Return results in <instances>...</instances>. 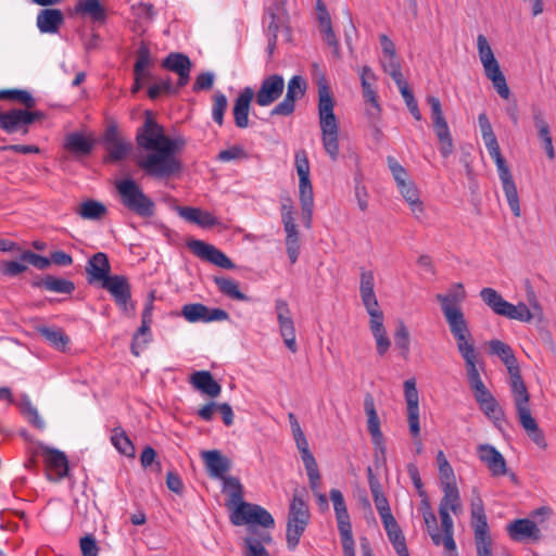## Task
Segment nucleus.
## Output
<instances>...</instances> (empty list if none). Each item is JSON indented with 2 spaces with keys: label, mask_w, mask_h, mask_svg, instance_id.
<instances>
[{
  "label": "nucleus",
  "mask_w": 556,
  "mask_h": 556,
  "mask_svg": "<svg viewBox=\"0 0 556 556\" xmlns=\"http://www.w3.org/2000/svg\"><path fill=\"white\" fill-rule=\"evenodd\" d=\"M0 100H10L25 106V109H11L5 112L0 111V128L9 134L27 135L29 127L36 121L45 118L41 111H33L37 104L33 94L23 89H3L0 90Z\"/></svg>",
  "instance_id": "obj_1"
},
{
  "label": "nucleus",
  "mask_w": 556,
  "mask_h": 556,
  "mask_svg": "<svg viewBox=\"0 0 556 556\" xmlns=\"http://www.w3.org/2000/svg\"><path fill=\"white\" fill-rule=\"evenodd\" d=\"M119 203L129 212L141 218H151L156 211L155 202L147 195L140 185L132 178L116 181Z\"/></svg>",
  "instance_id": "obj_2"
},
{
  "label": "nucleus",
  "mask_w": 556,
  "mask_h": 556,
  "mask_svg": "<svg viewBox=\"0 0 556 556\" xmlns=\"http://www.w3.org/2000/svg\"><path fill=\"white\" fill-rule=\"evenodd\" d=\"M482 139L485 144V148L488 149L490 156L493 159V161L496 164L500 180L502 182L503 191L507 199V203H508L513 214L516 217H519L520 216V204H519L517 187L515 185V181L513 179V176H511L509 167L506 163V160L504 159V156L501 153V149H500V144L497 142L496 136H495V134L484 135V136H482Z\"/></svg>",
  "instance_id": "obj_3"
},
{
  "label": "nucleus",
  "mask_w": 556,
  "mask_h": 556,
  "mask_svg": "<svg viewBox=\"0 0 556 556\" xmlns=\"http://www.w3.org/2000/svg\"><path fill=\"white\" fill-rule=\"evenodd\" d=\"M482 139L485 144V148L488 149L490 156L493 159V161L496 164L500 180L502 182L503 191L507 199V203H508L513 214L516 217H519L520 216V204H519L517 187L515 185V181L513 179V176H511L509 167L506 163V160L504 159V156L501 153V149H500V144L497 142L496 136H495V134L484 135V136H482Z\"/></svg>",
  "instance_id": "obj_4"
},
{
  "label": "nucleus",
  "mask_w": 556,
  "mask_h": 556,
  "mask_svg": "<svg viewBox=\"0 0 556 556\" xmlns=\"http://www.w3.org/2000/svg\"><path fill=\"white\" fill-rule=\"evenodd\" d=\"M470 525L475 534L477 556H492V538L484 510V503L477 488L471 490Z\"/></svg>",
  "instance_id": "obj_5"
},
{
  "label": "nucleus",
  "mask_w": 556,
  "mask_h": 556,
  "mask_svg": "<svg viewBox=\"0 0 556 556\" xmlns=\"http://www.w3.org/2000/svg\"><path fill=\"white\" fill-rule=\"evenodd\" d=\"M174 144L152 150L151 153L138 161V166L147 175L156 178H170L181 170V162L173 155Z\"/></svg>",
  "instance_id": "obj_6"
},
{
  "label": "nucleus",
  "mask_w": 556,
  "mask_h": 556,
  "mask_svg": "<svg viewBox=\"0 0 556 556\" xmlns=\"http://www.w3.org/2000/svg\"><path fill=\"white\" fill-rule=\"evenodd\" d=\"M477 48L479 59L484 70V74L488 79L492 81L494 89L497 91L500 97L508 99L510 96L509 87L506 83V78L501 71L500 64L494 56V53L489 45V41L484 35H478Z\"/></svg>",
  "instance_id": "obj_7"
},
{
  "label": "nucleus",
  "mask_w": 556,
  "mask_h": 556,
  "mask_svg": "<svg viewBox=\"0 0 556 556\" xmlns=\"http://www.w3.org/2000/svg\"><path fill=\"white\" fill-rule=\"evenodd\" d=\"M490 353L496 355L506 366L509 379L513 399L521 396L528 392L520 374V368L515 357L513 349L505 342L494 339L489 342Z\"/></svg>",
  "instance_id": "obj_8"
},
{
  "label": "nucleus",
  "mask_w": 556,
  "mask_h": 556,
  "mask_svg": "<svg viewBox=\"0 0 556 556\" xmlns=\"http://www.w3.org/2000/svg\"><path fill=\"white\" fill-rule=\"evenodd\" d=\"M230 521L235 526H262L266 529L275 527V520L264 507L252 503H239L230 514Z\"/></svg>",
  "instance_id": "obj_9"
},
{
  "label": "nucleus",
  "mask_w": 556,
  "mask_h": 556,
  "mask_svg": "<svg viewBox=\"0 0 556 556\" xmlns=\"http://www.w3.org/2000/svg\"><path fill=\"white\" fill-rule=\"evenodd\" d=\"M136 141L137 144L146 151L157 150L174 144L172 138L164 134V128L154 121L150 112L146 113L143 125L137 129Z\"/></svg>",
  "instance_id": "obj_10"
},
{
  "label": "nucleus",
  "mask_w": 556,
  "mask_h": 556,
  "mask_svg": "<svg viewBox=\"0 0 556 556\" xmlns=\"http://www.w3.org/2000/svg\"><path fill=\"white\" fill-rule=\"evenodd\" d=\"M427 102L430 105L433 129L440 143V153L443 157L446 159L454 152V143L450 127L443 115L442 105L439 98L434 96H428Z\"/></svg>",
  "instance_id": "obj_11"
},
{
  "label": "nucleus",
  "mask_w": 556,
  "mask_h": 556,
  "mask_svg": "<svg viewBox=\"0 0 556 556\" xmlns=\"http://www.w3.org/2000/svg\"><path fill=\"white\" fill-rule=\"evenodd\" d=\"M530 394L526 393L521 396L514 399L517 418L530 438L540 448L546 450L547 442L544 432L540 429L536 420L532 417L530 406Z\"/></svg>",
  "instance_id": "obj_12"
},
{
  "label": "nucleus",
  "mask_w": 556,
  "mask_h": 556,
  "mask_svg": "<svg viewBox=\"0 0 556 556\" xmlns=\"http://www.w3.org/2000/svg\"><path fill=\"white\" fill-rule=\"evenodd\" d=\"M481 300L493 311V313H530V309L541 311L539 302L533 292H529L530 306L519 303L514 305L505 301L502 295L493 288H483L480 291Z\"/></svg>",
  "instance_id": "obj_13"
},
{
  "label": "nucleus",
  "mask_w": 556,
  "mask_h": 556,
  "mask_svg": "<svg viewBox=\"0 0 556 556\" xmlns=\"http://www.w3.org/2000/svg\"><path fill=\"white\" fill-rule=\"evenodd\" d=\"M307 89L306 80L300 76L294 75L290 78L287 85V93L281 102H279L271 111V116H289L295 110V102L302 99Z\"/></svg>",
  "instance_id": "obj_14"
},
{
  "label": "nucleus",
  "mask_w": 556,
  "mask_h": 556,
  "mask_svg": "<svg viewBox=\"0 0 556 556\" xmlns=\"http://www.w3.org/2000/svg\"><path fill=\"white\" fill-rule=\"evenodd\" d=\"M188 249L200 260L214 264L224 269L235 268L232 261L216 247L202 240L191 239L187 241Z\"/></svg>",
  "instance_id": "obj_15"
},
{
  "label": "nucleus",
  "mask_w": 556,
  "mask_h": 556,
  "mask_svg": "<svg viewBox=\"0 0 556 556\" xmlns=\"http://www.w3.org/2000/svg\"><path fill=\"white\" fill-rule=\"evenodd\" d=\"M38 452L43 457L49 480L60 481L67 476L68 460L63 452L42 444L38 446Z\"/></svg>",
  "instance_id": "obj_16"
},
{
  "label": "nucleus",
  "mask_w": 556,
  "mask_h": 556,
  "mask_svg": "<svg viewBox=\"0 0 556 556\" xmlns=\"http://www.w3.org/2000/svg\"><path fill=\"white\" fill-rule=\"evenodd\" d=\"M450 330L456 340L460 355L468 356L476 353L471 334L464 315H445Z\"/></svg>",
  "instance_id": "obj_17"
},
{
  "label": "nucleus",
  "mask_w": 556,
  "mask_h": 556,
  "mask_svg": "<svg viewBox=\"0 0 556 556\" xmlns=\"http://www.w3.org/2000/svg\"><path fill=\"white\" fill-rule=\"evenodd\" d=\"M283 90V77L279 74L269 75L262 80L257 92H254L255 102L260 106H269L282 96Z\"/></svg>",
  "instance_id": "obj_18"
},
{
  "label": "nucleus",
  "mask_w": 556,
  "mask_h": 556,
  "mask_svg": "<svg viewBox=\"0 0 556 556\" xmlns=\"http://www.w3.org/2000/svg\"><path fill=\"white\" fill-rule=\"evenodd\" d=\"M103 141L109 153L108 160L112 162L125 160L132 149V144L121 136L115 125L106 128Z\"/></svg>",
  "instance_id": "obj_19"
},
{
  "label": "nucleus",
  "mask_w": 556,
  "mask_h": 556,
  "mask_svg": "<svg viewBox=\"0 0 556 556\" xmlns=\"http://www.w3.org/2000/svg\"><path fill=\"white\" fill-rule=\"evenodd\" d=\"M100 287L110 292L121 311L128 312L134 309V305L130 302V286L126 277L113 275L102 282Z\"/></svg>",
  "instance_id": "obj_20"
},
{
  "label": "nucleus",
  "mask_w": 556,
  "mask_h": 556,
  "mask_svg": "<svg viewBox=\"0 0 556 556\" xmlns=\"http://www.w3.org/2000/svg\"><path fill=\"white\" fill-rule=\"evenodd\" d=\"M508 536L515 542L535 543L542 539L536 522L528 518L516 519L506 526Z\"/></svg>",
  "instance_id": "obj_21"
},
{
  "label": "nucleus",
  "mask_w": 556,
  "mask_h": 556,
  "mask_svg": "<svg viewBox=\"0 0 556 556\" xmlns=\"http://www.w3.org/2000/svg\"><path fill=\"white\" fill-rule=\"evenodd\" d=\"M404 396L407 404V421L413 438L420 433L419 425V395L414 379L404 382Z\"/></svg>",
  "instance_id": "obj_22"
},
{
  "label": "nucleus",
  "mask_w": 556,
  "mask_h": 556,
  "mask_svg": "<svg viewBox=\"0 0 556 556\" xmlns=\"http://www.w3.org/2000/svg\"><path fill=\"white\" fill-rule=\"evenodd\" d=\"M316 17L323 40L332 49L336 58H340V46L334 35L331 17L323 0L316 1Z\"/></svg>",
  "instance_id": "obj_23"
},
{
  "label": "nucleus",
  "mask_w": 556,
  "mask_h": 556,
  "mask_svg": "<svg viewBox=\"0 0 556 556\" xmlns=\"http://www.w3.org/2000/svg\"><path fill=\"white\" fill-rule=\"evenodd\" d=\"M152 64L149 46L141 42L137 50V60L134 66L135 83L131 88L132 93H137L143 86L144 81L151 78L148 67Z\"/></svg>",
  "instance_id": "obj_24"
},
{
  "label": "nucleus",
  "mask_w": 556,
  "mask_h": 556,
  "mask_svg": "<svg viewBox=\"0 0 556 556\" xmlns=\"http://www.w3.org/2000/svg\"><path fill=\"white\" fill-rule=\"evenodd\" d=\"M478 456L479 459L485 464L493 477H501L508 473L504 456L493 445H479Z\"/></svg>",
  "instance_id": "obj_25"
},
{
  "label": "nucleus",
  "mask_w": 556,
  "mask_h": 556,
  "mask_svg": "<svg viewBox=\"0 0 556 556\" xmlns=\"http://www.w3.org/2000/svg\"><path fill=\"white\" fill-rule=\"evenodd\" d=\"M333 99L330 93V89L327 85L325 77L323 76L318 81V115L319 126L337 124V117L333 113Z\"/></svg>",
  "instance_id": "obj_26"
},
{
  "label": "nucleus",
  "mask_w": 556,
  "mask_h": 556,
  "mask_svg": "<svg viewBox=\"0 0 556 556\" xmlns=\"http://www.w3.org/2000/svg\"><path fill=\"white\" fill-rule=\"evenodd\" d=\"M110 271L111 265L109 262V257L103 252H98L93 254L86 265V273L88 275L89 283L101 285L106 279L112 277L110 275Z\"/></svg>",
  "instance_id": "obj_27"
},
{
  "label": "nucleus",
  "mask_w": 556,
  "mask_h": 556,
  "mask_svg": "<svg viewBox=\"0 0 556 556\" xmlns=\"http://www.w3.org/2000/svg\"><path fill=\"white\" fill-rule=\"evenodd\" d=\"M162 66L178 75V87H184L190 78L191 62L190 59L182 53H169L163 60Z\"/></svg>",
  "instance_id": "obj_28"
},
{
  "label": "nucleus",
  "mask_w": 556,
  "mask_h": 556,
  "mask_svg": "<svg viewBox=\"0 0 556 556\" xmlns=\"http://www.w3.org/2000/svg\"><path fill=\"white\" fill-rule=\"evenodd\" d=\"M254 99V90L245 87L241 90L232 108L235 124L238 128H247L249 126L250 104Z\"/></svg>",
  "instance_id": "obj_29"
},
{
  "label": "nucleus",
  "mask_w": 556,
  "mask_h": 556,
  "mask_svg": "<svg viewBox=\"0 0 556 556\" xmlns=\"http://www.w3.org/2000/svg\"><path fill=\"white\" fill-rule=\"evenodd\" d=\"M201 456L210 476L225 478L224 475L230 469V460L227 457L217 450L203 451Z\"/></svg>",
  "instance_id": "obj_30"
},
{
  "label": "nucleus",
  "mask_w": 556,
  "mask_h": 556,
  "mask_svg": "<svg viewBox=\"0 0 556 556\" xmlns=\"http://www.w3.org/2000/svg\"><path fill=\"white\" fill-rule=\"evenodd\" d=\"M64 22L59 9H43L37 15V27L42 34H55Z\"/></svg>",
  "instance_id": "obj_31"
},
{
  "label": "nucleus",
  "mask_w": 556,
  "mask_h": 556,
  "mask_svg": "<svg viewBox=\"0 0 556 556\" xmlns=\"http://www.w3.org/2000/svg\"><path fill=\"white\" fill-rule=\"evenodd\" d=\"M94 147V140L81 132H71L65 137L64 148L76 156L89 155Z\"/></svg>",
  "instance_id": "obj_32"
},
{
  "label": "nucleus",
  "mask_w": 556,
  "mask_h": 556,
  "mask_svg": "<svg viewBox=\"0 0 556 556\" xmlns=\"http://www.w3.org/2000/svg\"><path fill=\"white\" fill-rule=\"evenodd\" d=\"M329 494L333 503L339 532L351 531V519L342 492L338 489H331Z\"/></svg>",
  "instance_id": "obj_33"
},
{
  "label": "nucleus",
  "mask_w": 556,
  "mask_h": 556,
  "mask_svg": "<svg viewBox=\"0 0 556 556\" xmlns=\"http://www.w3.org/2000/svg\"><path fill=\"white\" fill-rule=\"evenodd\" d=\"M441 488L443 497L441 498L439 509L444 508L455 515H459L463 511V504L456 482H445L441 484Z\"/></svg>",
  "instance_id": "obj_34"
},
{
  "label": "nucleus",
  "mask_w": 556,
  "mask_h": 556,
  "mask_svg": "<svg viewBox=\"0 0 556 556\" xmlns=\"http://www.w3.org/2000/svg\"><path fill=\"white\" fill-rule=\"evenodd\" d=\"M190 381L195 389L208 396L216 397L222 392L220 384L214 380L210 371H195L191 375Z\"/></svg>",
  "instance_id": "obj_35"
},
{
  "label": "nucleus",
  "mask_w": 556,
  "mask_h": 556,
  "mask_svg": "<svg viewBox=\"0 0 556 556\" xmlns=\"http://www.w3.org/2000/svg\"><path fill=\"white\" fill-rule=\"evenodd\" d=\"M321 141L326 153L332 161H337L339 157L340 149H339V125L329 124L321 125Z\"/></svg>",
  "instance_id": "obj_36"
},
{
  "label": "nucleus",
  "mask_w": 556,
  "mask_h": 556,
  "mask_svg": "<svg viewBox=\"0 0 556 556\" xmlns=\"http://www.w3.org/2000/svg\"><path fill=\"white\" fill-rule=\"evenodd\" d=\"M375 277L372 271H363L361 275V295L367 313H378V302L374 292Z\"/></svg>",
  "instance_id": "obj_37"
},
{
  "label": "nucleus",
  "mask_w": 556,
  "mask_h": 556,
  "mask_svg": "<svg viewBox=\"0 0 556 556\" xmlns=\"http://www.w3.org/2000/svg\"><path fill=\"white\" fill-rule=\"evenodd\" d=\"M397 188L405 201L409 204L415 217L420 219L425 210L424 204L419 199V192L416 186L412 181L401 180V184L397 185Z\"/></svg>",
  "instance_id": "obj_38"
},
{
  "label": "nucleus",
  "mask_w": 556,
  "mask_h": 556,
  "mask_svg": "<svg viewBox=\"0 0 556 556\" xmlns=\"http://www.w3.org/2000/svg\"><path fill=\"white\" fill-rule=\"evenodd\" d=\"M37 331L45 340L60 352H65L70 343V338L64 333L61 328L40 326Z\"/></svg>",
  "instance_id": "obj_39"
},
{
  "label": "nucleus",
  "mask_w": 556,
  "mask_h": 556,
  "mask_svg": "<svg viewBox=\"0 0 556 556\" xmlns=\"http://www.w3.org/2000/svg\"><path fill=\"white\" fill-rule=\"evenodd\" d=\"M143 316L142 323L134 333L131 341L130 350L135 356H139L141 351L152 341L151 319L147 318V315Z\"/></svg>",
  "instance_id": "obj_40"
},
{
  "label": "nucleus",
  "mask_w": 556,
  "mask_h": 556,
  "mask_svg": "<svg viewBox=\"0 0 556 556\" xmlns=\"http://www.w3.org/2000/svg\"><path fill=\"white\" fill-rule=\"evenodd\" d=\"M224 481V492L228 494V501L226 506L232 511L239 503H244L243 501V486L240 483L239 479L236 477H225Z\"/></svg>",
  "instance_id": "obj_41"
},
{
  "label": "nucleus",
  "mask_w": 556,
  "mask_h": 556,
  "mask_svg": "<svg viewBox=\"0 0 556 556\" xmlns=\"http://www.w3.org/2000/svg\"><path fill=\"white\" fill-rule=\"evenodd\" d=\"M364 409L367 416V429L371 435V439L381 438L383 434L380 429V419L378 417L375 400L371 394H366L364 400Z\"/></svg>",
  "instance_id": "obj_42"
},
{
  "label": "nucleus",
  "mask_w": 556,
  "mask_h": 556,
  "mask_svg": "<svg viewBox=\"0 0 556 556\" xmlns=\"http://www.w3.org/2000/svg\"><path fill=\"white\" fill-rule=\"evenodd\" d=\"M35 285L48 291L64 294H71L75 289V285L71 280L54 277L51 275H47L41 280L37 281Z\"/></svg>",
  "instance_id": "obj_43"
},
{
  "label": "nucleus",
  "mask_w": 556,
  "mask_h": 556,
  "mask_svg": "<svg viewBox=\"0 0 556 556\" xmlns=\"http://www.w3.org/2000/svg\"><path fill=\"white\" fill-rule=\"evenodd\" d=\"M303 492L295 491L289 506L288 518L290 520H305L309 521V508L304 500Z\"/></svg>",
  "instance_id": "obj_44"
},
{
  "label": "nucleus",
  "mask_w": 556,
  "mask_h": 556,
  "mask_svg": "<svg viewBox=\"0 0 556 556\" xmlns=\"http://www.w3.org/2000/svg\"><path fill=\"white\" fill-rule=\"evenodd\" d=\"M75 10L77 13L89 16L93 22L105 20V9L99 0H80Z\"/></svg>",
  "instance_id": "obj_45"
},
{
  "label": "nucleus",
  "mask_w": 556,
  "mask_h": 556,
  "mask_svg": "<svg viewBox=\"0 0 556 556\" xmlns=\"http://www.w3.org/2000/svg\"><path fill=\"white\" fill-rule=\"evenodd\" d=\"M77 213L84 219L99 220L106 214V206L96 200H87L80 204Z\"/></svg>",
  "instance_id": "obj_46"
},
{
  "label": "nucleus",
  "mask_w": 556,
  "mask_h": 556,
  "mask_svg": "<svg viewBox=\"0 0 556 556\" xmlns=\"http://www.w3.org/2000/svg\"><path fill=\"white\" fill-rule=\"evenodd\" d=\"M308 521L305 520H290L287 519V546L293 551L300 543V539L303 535Z\"/></svg>",
  "instance_id": "obj_47"
},
{
  "label": "nucleus",
  "mask_w": 556,
  "mask_h": 556,
  "mask_svg": "<svg viewBox=\"0 0 556 556\" xmlns=\"http://www.w3.org/2000/svg\"><path fill=\"white\" fill-rule=\"evenodd\" d=\"M280 332L283 338L286 346L292 352L295 353L298 350L295 342V329L294 321L288 315H278Z\"/></svg>",
  "instance_id": "obj_48"
},
{
  "label": "nucleus",
  "mask_w": 556,
  "mask_h": 556,
  "mask_svg": "<svg viewBox=\"0 0 556 556\" xmlns=\"http://www.w3.org/2000/svg\"><path fill=\"white\" fill-rule=\"evenodd\" d=\"M439 515L441 519V528L443 534H441V545L444 548H453L454 547V522L450 515L448 510L439 509Z\"/></svg>",
  "instance_id": "obj_49"
},
{
  "label": "nucleus",
  "mask_w": 556,
  "mask_h": 556,
  "mask_svg": "<svg viewBox=\"0 0 556 556\" xmlns=\"http://www.w3.org/2000/svg\"><path fill=\"white\" fill-rule=\"evenodd\" d=\"M299 193L302 211L308 215L309 219L312 216L314 204L313 187L309 177L300 178Z\"/></svg>",
  "instance_id": "obj_50"
},
{
  "label": "nucleus",
  "mask_w": 556,
  "mask_h": 556,
  "mask_svg": "<svg viewBox=\"0 0 556 556\" xmlns=\"http://www.w3.org/2000/svg\"><path fill=\"white\" fill-rule=\"evenodd\" d=\"M113 445L125 456H135V446L128 435L121 428H115L111 437Z\"/></svg>",
  "instance_id": "obj_51"
},
{
  "label": "nucleus",
  "mask_w": 556,
  "mask_h": 556,
  "mask_svg": "<svg viewBox=\"0 0 556 556\" xmlns=\"http://www.w3.org/2000/svg\"><path fill=\"white\" fill-rule=\"evenodd\" d=\"M22 414L28 419V421L36 428L42 430L45 428V421L39 416L37 408L31 404L28 395L23 394L18 404Z\"/></svg>",
  "instance_id": "obj_52"
},
{
  "label": "nucleus",
  "mask_w": 556,
  "mask_h": 556,
  "mask_svg": "<svg viewBox=\"0 0 556 556\" xmlns=\"http://www.w3.org/2000/svg\"><path fill=\"white\" fill-rule=\"evenodd\" d=\"M466 369H467V377H468V383L471 390L479 389L480 387H483L484 383L480 377L479 370L477 368V353L464 356Z\"/></svg>",
  "instance_id": "obj_53"
},
{
  "label": "nucleus",
  "mask_w": 556,
  "mask_h": 556,
  "mask_svg": "<svg viewBox=\"0 0 556 556\" xmlns=\"http://www.w3.org/2000/svg\"><path fill=\"white\" fill-rule=\"evenodd\" d=\"M215 282L224 294L228 295L235 300H247V296L239 290V283L231 279L225 277H216Z\"/></svg>",
  "instance_id": "obj_54"
},
{
  "label": "nucleus",
  "mask_w": 556,
  "mask_h": 556,
  "mask_svg": "<svg viewBox=\"0 0 556 556\" xmlns=\"http://www.w3.org/2000/svg\"><path fill=\"white\" fill-rule=\"evenodd\" d=\"M228 108L227 97L222 92H216L213 98L212 118L219 126L224 124V115Z\"/></svg>",
  "instance_id": "obj_55"
},
{
  "label": "nucleus",
  "mask_w": 556,
  "mask_h": 556,
  "mask_svg": "<svg viewBox=\"0 0 556 556\" xmlns=\"http://www.w3.org/2000/svg\"><path fill=\"white\" fill-rule=\"evenodd\" d=\"M479 407L494 424L504 419V410L494 396L481 403Z\"/></svg>",
  "instance_id": "obj_56"
},
{
  "label": "nucleus",
  "mask_w": 556,
  "mask_h": 556,
  "mask_svg": "<svg viewBox=\"0 0 556 556\" xmlns=\"http://www.w3.org/2000/svg\"><path fill=\"white\" fill-rule=\"evenodd\" d=\"M437 462L439 465L441 484H444L445 482H455L454 470L442 451H439Z\"/></svg>",
  "instance_id": "obj_57"
},
{
  "label": "nucleus",
  "mask_w": 556,
  "mask_h": 556,
  "mask_svg": "<svg viewBox=\"0 0 556 556\" xmlns=\"http://www.w3.org/2000/svg\"><path fill=\"white\" fill-rule=\"evenodd\" d=\"M287 237H286V245H287V253L290 258V262L294 264L299 256V236H298V229L296 226L292 228V230H286Z\"/></svg>",
  "instance_id": "obj_58"
},
{
  "label": "nucleus",
  "mask_w": 556,
  "mask_h": 556,
  "mask_svg": "<svg viewBox=\"0 0 556 556\" xmlns=\"http://www.w3.org/2000/svg\"><path fill=\"white\" fill-rule=\"evenodd\" d=\"M381 64H382L383 71L392 77L394 83L397 81L399 79L403 78V74L401 71V63H400L396 54H393L392 56H383L381 60Z\"/></svg>",
  "instance_id": "obj_59"
},
{
  "label": "nucleus",
  "mask_w": 556,
  "mask_h": 556,
  "mask_svg": "<svg viewBox=\"0 0 556 556\" xmlns=\"http://www.w3.org/2000/svg\"><path fill=\"white\" fill-rule=\"evenodd\" d=\"M382 523L386 529L387 535L393 546L397 544V542L406 541L403 531L394 517L390 519L387 518V520L382 521Z\"/></svg>",
  "instance_id": "obj_60"
},
{
  "label": "nucleus",
  "mask_w": 556,
  "mask_h": 556,
  "mask_svg": "<svg viewBox=\"0 0 556 556\" xmlns=\"http://www.w3.org/2000/svg\"><path fill=\"white\" fill-rule=\"evenodd\" d=\"M394 341L399 349L402 350L404 356L409 352V332L403 321H400L394 334Z\"/></svg>",
  "instance_id": "obj_61"
},
{
  "label": "nucleus",
  "mask_w": 556,
  "mask_h": 556,
  "mask_svg": "<svg viewBox=\"0 0 556 556\" xmlns=\"http://www.w3.org/2000/svg\"><path fill=\"white\" fill-rule=\"evenodd\" d=\"M424 521L427 528V531L433 542L434 545H441V533L438 530V520L434 513H425Z\"/></svg>",
  "instance_id": "obj_62"
},
{
  "label": "nucleus",
  "mask_w": 556,
  "mask_h": 556,
  "mask_svg": "<svg viewBox=\"0 0 556 556\" xmlns=\"http://www.w3.org/2000/svg\"><path fill=\"white\" fill-rule=\"evenodd\" d=\"M21 261L24 263L31 264L38 269H46L50 266L51 261L46 256L36 254L29 250L23 251L21 254Z\"/></svg>",
  "instance_id": "obj_63"
},
{
  "label": "nucleus",
  "mask_w": 556,
  "mask_h": 556,
  "mask_svg": "<svg viewBox=\"0 0 556 556\" xmlns=\"http://www.w3.org/2000/svg\"><path fill=\"white\" fill-rule=\"evenodd\" d=\"M245 556H269L262 542L255 538L244 539Z\"/></svg>",
  "instance_id": "obj_64"
}]
</instances>
